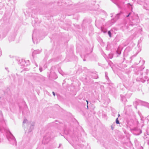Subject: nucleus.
<instances>
[{"mask_svg":"<svg viewBox=\"0 0 149 149\" xmlns=\"http://www.w3.org/2000/svg\"><path fill=\"white\" fill-rule=\"evenodd\" d=\"M86 102H87V105H88V101L87 100H86ZM87 107H88V105H87Z\"/></svg>","mask_w":149,"mask_h":149,"instance_id":"4","label":"nucleus"},{"mask_svg":"<svg viewBox=\"0 0 149 149\" xmlns=\"http://www.w3.org/2000/svg\"><path fill=\"white\" fill-rule=\"evenodd\" d=\"M52 93H53V95H54V96H55V93H54V92H52Z\"/></svg>","mask_w":149,"mask_h":149,"instance_id":"3","label":"nucleus"},{"mask_svg":"<svg viewBox=\"0 0 149 149\" xmlns=\"http://www.w3.org/2000/svg\"><path fill=\"white\" fill-rule=\"evenodd\" d=\"M130 13H129V15H128L127 16V17H128V16H129V15H130Z\"/></svg>","mask_w":149,"mask_h":149,"instance_id":"5","label":"nucleus"},{"mask_svg":"<svg viewBox=\"0 0 149 149\" xmlns=\"http://www.w3.org/2000/svg\"><path fill=\"white\" fill-rule=\"evenodd\" d=\"M108 34L109 35L110 37H111V32H110V31H108Z\"/></svg>","mask_w":149,"mask_h":149,"instance_id":"1","label":"nucleus"},{"mask_svg":"<svg viewBox=\"0 0 149 149\" xmlns=\"http://www.w3.org/2000/svg\"><path fill=\"white\" fill-rule=\"evenodd\" d=\"M116 123L117 124H119V121L118 120V118H117L116 120Z\"/></svg>","mask_w":149,"mask_h":149,"instance_id":"2","label":"nucleus"}]
</instances>
